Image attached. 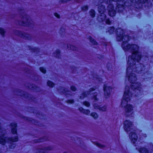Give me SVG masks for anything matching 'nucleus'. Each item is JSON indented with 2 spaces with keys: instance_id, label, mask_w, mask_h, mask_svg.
Masks as SVG:
<instances>
[{
  "instance_id": "f257e3e1",
  "label": "nucleus",
  "mask_w": 153,
  "mask_h": 153,
  "mask_svg": "<svg viewBox=\"0 0 153 153\" xmlns=\"http://www.w3.org/2000/svg\"><path fill=\"white\" fill-rule=\"evenodd\" d=\"M124 31L120 29L117 30V39L123 41L122 47L125 51H128L132 52L131 56H129L128 59L127 67L126 69V77L128 78L129 82L131 83V88L132 89H135L136 92L140 91L141 89V85L139 83L136 82L137 77L136 75L133 72L136 71L137 73H139L141 71V68L139 67H137L135 62L137 61L138 62L140 60L141 54L138 52V47L136 45L128 44L127 42L129 40V37L123 36Z\"/></svg>"
},
{
  "instance_id": "f03ea898",
  "label": "nucleus",
  "mask_w": 153,
  "mask_h": 153,
  "mask_svg": "<svg viewBox=\"0 0 153 153\" xmlns=\"http://www.w3.org/2000/svg\"><path fill=\"white\" fill-rule=\"evenodd\" d=\"M5 132V131H3L2 129H0V134L1 135L0 138V143L2 145H4L5 143L7 141L10 142L11 143L12 142H16L18 140L17 137H16L14 138H8L5 136L3 134H4Z\"/></svg>"
},
{
  "instance_id": "7ed1b4c3",
  "label": "nucleus",
  "mask_w": 153,
  "mask_h": 153,
  "mask_svg": "<svg viewBox=\"0 0 153 153\" xmlns=\"http://www.w3.org/2000/svg\"><path fill=\"white\" fill-rule=\"evenodd\" d=\"M132 97V94L129 91V87L128 86H126L123 99L122 100L121 105H124L125 103H127L129 101Z\"/></svg>"
},
{
  "instance_id": "20e7f679",
  "label": "nucleus",
  "mask_w": 153,
  "mask_h": 153,
  "mask_svg": "<svg viewBox=\"0 0 153 153\" xmlns=\"http://www.w3.org/2000/svg\"><path fill=\"white\" fill-rule=\"evenodd\" d=\"M127 103H125L124 105H121L124 108L126 114L127 115H131L133 113L134 107L132 105L130 104H127Z\"/></svg>"
},
{
  "instance_id": "39448f33",
  "label": "nucleus",
  "mask_w": 153,
  "mask_h": 153,
  "mask_svg": "<svg viewBox=\"0 0 153 153\" xmlns=\"http://www.w3.org/2000/svg\"><path fill=\"white\" fill-rule=\"evenodd\" d=\"M22 22H20L19 24L20 25L23 26L29 25L33 22L29 17L26 15L22 16Z\"/></svg>"
},
{
  "instance_id": "423d86ee",
  "label": "nucleus",
  "mask_w": 153,
  "mask_h": 153,
  "mask_svg": "<svg viewBox=\"0 0 153 153\" xmlns=\"http://www.w3.org/2000/svg\"><path fill=\"white\" fill-rule=\"evenodd\" d=\"M104 95L106 98L109 97L112 93V88L108 84L105 85L103 87Z\"/></svg>"
},
{
  "instance_id": "0eeeda50",
  "label": "nucleus",
  "mask_w": 153,
  "mask_h": 153,
  "mask_svg": "<svg viewBox=\"0 0 153 153\" xmlns=\"http://www.w3.org/2000/svg\"><path fill=\"white\" fill-rule=\"evenodd\" d=\"M124 128L127 132L130 131L132 129V123L129 120H126L124 123Z\"/></svg>"
},
{
  "instance_id": "6e6552de",
  "label": "nucleus",
  "mask_w": 153,
  "mask_h": 153,
  "mask_svg": "<svg viewBox=\"0 0 153 153\" xmlns=\"http://www.w3.org/2000/svg\"><path fill=\"white\" fill-rule=\"evenodd\" d=\"M108 10L109 15L111 16H115L116 14V11L113 4H110L108 7Z\"/></svg>"
},
{
  "instance_id": "1a4fd4ad",
  "label": "nucleus",
  "mask_w": 153,
  "mask_h": 153,
  "mask_svg": "<svg viewBox=\"0 0 153 153\" xmlns=\"http://www.w3.org/2000/svg\"><path fill=\"white\" fill-rule=\"evenodd\" d=\"M129 137L133 143H135L137 141V137L134 132H131L129 134Z\"/></svg>"
},
{
  "instance_id": "9d476101",
  "label": "nucleus",
  "mask_w": 153,
  "mask_h": 153,
  "mask_svg": "<svg viewBox=\"0 0 153 153\" xmlns=\"http://www.w3.org/2000/svg\"><path fill=\"white\" fill-rule=\"evenodd\" d=\"M94 90V89L93 88H92L89 90V91H86L82 93L81 95L80 96V99H83L85 97H87L88 95L91 91H93Z\"/></svg>"
},
{
  "instance_id": "9b49d317",
  "label": "nucleus",
  "mask_w": 153,
  "mask_h": 153,
  "mask_svg": "<svg viewBox=\"0 0 153 153\" xmlns=\"http://www.w3.org/2000/svg\"><path fill=\"white\" fill-rule=\"evenodd\" d=\"M51 147L48 146L44 148H41L38 150V152L39 153H45L47 152L48 150H51Z\"/></svg>"
},
{
  "instance_id": "f8f14e48",
  "label": "nucleus",
  "mask_w": 153,
  "mask_h": 153,
  "mask_svg": "<svg viewBox=\"0 0 153 153\" xmlns=\"http://www.w3.org/2000/svg\"><path fill=\"white\" fill-rule=\"evenodd\" d=\"M66 90L65 88L62 87H60V88L58 90V91L60 93H62L65 94H70L71 95V92L65 91Z\"/></svg>"
},
{
  "instance_id": "ddd939ff",
  "label": "nucleus",
  "mask_w": 153,
  "mask_h": 153,
  "mask_svg": "<svg viewBox=\"0 0 153 153\" xmlns=\"http://www.w3.org/2000/svg\"><path fill=\"white\" fill-rule=\"evenodd\" d=\"M94 107L96 109H98L100 111H105L106 109V107L105 106L100 107L97 104H94Z\"/></svg>"
},
{
  "instance_id": "4468645a",
  "label": "nucleus",
  "mask_w": 153,
  "mask_h": 153,
  "mask_svg": "<svg viewBox=\"0 0 153 153\" xmlns=\"http://www.w3.org/2000/svg\"><path fill=\"white\" fill-rule=\"evenodd\" d=\"M19 35L22 37L27 39H29L30 37L29 34L22 32H19Z\"/></svg>"
},
{
  "instance_id": "2eb2a0df",
  "label": "nucleus",
  "mask_w": 153,
  "mask_h": 153,
  "mask_svg": "<svg viewBox=\"0 0 153 153\" xmlns=\"http://www.w3.org/2000/svg\"><path fill=\"white\" fill-rule=\"evenodd\" d=\"M10 126L12 133L14 134H16V124L15 123H13L10 124Z\"/></svg>"
},
{
  "instance_id": "dca6fc26",
  "label": "nucleus",
  "mask_w": 153,
  "mask_h": 153,
  "mask_svg": "<svg viewBox=\"0 0 153 153\" xmlns=\"http://www.w3.org/2000/svg\"><path fill=\"white\" fill-rule=\"evenodd\" d=\"M97 18L98 21L100 22L103 21L105 19L106 16L104 13H100Z\"/></svg>"
},
{
  "instance_id": "f3484780",
  "label": "nucleus",
  "mask_w": 153,
  "mask_h": 153,
  "mask_svg": "<svg viewBox=\"0 0 153 153\" xmlns=\"http://www.w3.org/2000/svg\"><path fill=\"white\" fill-rule=\"evenodd\" d=\"M98 10L100 13H103L105 11V7L103 5L99 6L98 8Z\"/></svg>"
},
{
  "instance_id": "a211bd4d",
  "label": "nucleus",
  "mask_w": 153,
  "mask_h": 153,
  "mask_svg": "<svg viewBox=\"0 0 153 153\" xmlns=\"http://www.w3.org/2000/svg\"><path fill=\"white\" fill-rule=\"evenodd\" d=\"M80 111L86 114H88L90 112V111L88 110H84L82 107H80L79 108Z\"/></svg>"
},
{
  "instance_id": "6ab92c4d",
  "label": "nucleus",
  "mask_w": 153,
  "mask_h": 153,
  "mask_svg": "<svg viewBox=\"0 0 153 153\" xmlns=\"http://www.w3.org/2000/svg\"><path fill=\"white\" fill-rule=\"evenodd\" d=\"M139 151L141 153H148V151L145 148H141L139 149Z\"/></svg>"
},
{
  "instance_id": "aec40b11",
  "label": "nucleus",
  "mask_w": 153,
  "mask_h": 153,
  "mask_svg": "<svg viewBox=\"0 0 153 153\" xmlns=\"http://www.w3.org/2000/svg\"><path fill=\"white\" fill-rule=\"evenodd\" d=\"M47 84L48 86L50 87H52L54 85V84L50 81H48L47 83Z\"/></svg>"
},
{
  "instance_id": "412c9836",
  "label": "nucleus",
  "mask_w": 153,
  "mask_h": 153,
  "mask_svg": "<svg viewBox=\"0 0 153 153\" xmlns=\"http://www.w3.org/2000/svg\"><path fill=\"white\" fill-rule=\"evenodd\" d=\"M5 31L4 29L2 28H0V33L2 36H4Z\"/></svg>"
},
{
  "instance_id": "4be33fe9",
  "label": "nucleus",
  "mask_w": 153,
  "mask_h": 153,
  "mask_svg": "<svg viewBox=\"0 0 153 153\" xmlns=\"http://www.w3.org/2000/svg\"><path fill=\"white\" fill-rule=\"evenodd\" d=\"M89 40L91 42L93 45H96L97 43L94 39H93L91 37H89Z\"/></svg>"
},
{
  "instance_id": "5701e85b",
  "label": "nucleus",
  "mask_w": 153,
  "mask_h": 153,
  "mask_svg": "<svg viewBox=\"0 0 153 153\" xmlns=\"http://www.w3.org/2000/svg\"><path fill=\"white\" fill-rule=\"evenodd\" d=\"M91 116L95 119L97 118L98 117L97 114L94 112L91 113Z\"/></svg>"
},
{
  "instance_id": "b1692460",
  "label": "nucleus",
  "mask_w": 153,
  "mask_h": 153,
  "mask_svg": "<svg viewBox=\"0 0 153 153\" xmlns=\"http://www.w3.org/2000/svg\"><path fill=\"white\" fill-rule=\"evenodd\" d=\"M60 54V51L59 50H56L55 52L54 53V56L59 57V55Z\"/></svg>"
},
{
  "instance_id": "393cba45",
  "label": "nucleus",
  "mask_w": 153,
  "mask_h": 153,
  "mask_svg": "<svg viewBox=\"0 0 153 153\" xmlns=\"http://www.w3.org/2000/svg\"><path fill=\"white\" fill-rule=\"evenodd\" d=\"M90 15L94 17V16L95 15V13L94 11L93 10H91L90 12Z\"/></svg>"
},
{
  "instance_id": "a878e982",
  "label": "nucleus",
  "mask_w": 153,
  "mask_h": 153,
  "mask_svg": "<svg viewBox=\"0 0 153 153\" xmlns=\"http://www.w3.org/2000/svg\"><path fill=\"white\" fill-rule=\"evenodd\" d=\"M91 97H92V98L95 100H97V99L96 97V96L97 95V93H94V94H91Z\"/></svg>"
},
{
  "instance_id": "bb28decb",
  "label": "nucleus",
  "mask_w": 153,
  "mask_h": 153,
  "mask_svg": "<svg viewBox=\"0 0 153 153\" xmlns=\"http://www.w3.org/2000/svg\"><path fill=\"white\" fill-rule=\"evenodd\" d=\"M40 70L43 73H45L46 71L45 68L43 67H41L40 68Z\"/></svg>"
},
{
  "instance_id": "cd10ccee",
  "label": "nucleus",
  "mask_w": 153,
  "mask_h": 153,
  "mask_svg": "<svg viewBox=\"0 0 153 153\" xmlns=\"http://www.w3.org/2000/svg\"><path fill=\"white\" fill-rule=\"evenodd\" d=\"M114 29L113 27H110L109 30V32L110 34L114 32Z\"/></svg>"
},
{
  "instance_id": "c85d7f7f",
  "label": "nucleus",
  "mask_w": 153,
  "mask_h": 153,
  "mask_svg": "<svg viewBox=\"0 0 153 153\" xmlns=\"http://www.w3.org/2000/svg\"><path fill=\"white\" fill-rule=\"evenodd\" d=\"M88 9V7L87 6H83L82 8V9L83 10L85 11L87 10Z\"/></svg>"
},
{
  "instance_id": "c756f323",
  "label": "nucleus",
  "mask_w": 153,
  "mask_h": 153,
  "mask_svg": "<svg viewBox=\"0 0 153 153\" xmlns=\"http://www.w3.org/2000/svg\"><path fill=\"white\" fill-rule=\"evenodd\" d=\"M83 104L87 107H88L90 105V104L88 102H83Z\"/></svg>"
},
{
  "instance_id": "7c9ffc66",
  "label": "nucleus",
  "mask_w": 153,
  "mask_h": 153,
  "mask_svg": "<svg viewBox=\"0 0 153 153\" xmlns=\"http://www.w3.org/2000/svg\"><path fill=\"white\" fill-rule=\"evenodd\" d=\"M71 88L73 91H75L76 90V88L74 86H71Z\"/></svg>"
},
{
  "instance_id": "2f4dec72",
  "label": "nucleus",
  "mask_w": 153,
  "mask_h": 153,
  "mask_svg": "<svg viewBox=\"0 0 153 153\" xmlns=\"http://www.w3.org/2000/svg\"><path fill=\"white\" fill-rule=\"evenodd\" d=\"M112 1H116L117 0H111ZM111 0H105L104 1L107 3H109L110 2Z\"/></svg>"
},
{
  "instance_id": "473e14b6",
  "label": "nucleus",
  "mask_w": 153,
  "mask_h": 153,
  "mask_svg": "<svg viewBox=\"0 0 153 153\" xmlns=\"http://www.w3.org/2000/svg\"><path fill=\"white\" fill-rule=\"evenodd\" d=\"M74 102V101L72 100H68L67 101V103L69 104H71Z\"/></svg>"
},
{
  "instance_id": "72a5a7b5",
  "label": "nucleus",
  "mask_w": 153,
  "mask_h": 153,
  "mask_svg": "<svg viewBox=\"0 0 153 153\" xmlns=\"http://www.w3.org/2000/svg\"><path fill=\"white\" fill-rule=\"evenodd\" d=\"M96 145L97 146H98V147H103V146H102V145L100 144V143H97V142L96 143Z\"/></svg>"
},
{
  "instance_id": "f704fd0d",
  "label": "nucleus",
  "mask_w": 153,
  "mask_h": 153,
  "mask_svg": "<svg viewBox=\"0 0 153 153\" xmlns=\"http://www.w3.org/2000/svg\"><path fill=\"white\" fill-rule=\"evenodd\" d=\"M106 23L108 24H111V21L108 19H107L106 21Z\"/></svg>"
},
{
  "instance_id": "c9c22d12",
  "label": "nucleus",
  "mask_w": 153,
  "mask_h": 153,
  "mask_svg": "<svg viewBox=\"0 0 153 153\" xmlns=\"http://www.w3.org/2000/svg\"><path fill=\"white\" fill-rule=\"evenodd\" d=\"M73 46H71L70 47V49L73 50H75L76 49Z\"/></svg>"
},
{
  "instance_id": "e433bc0d",
  "label": "nucleus",
  "mask_w": 153,
  "mask_h": 153,
  "mask_svg": "<svg viewBox=\"0 0 153 153\" xmlns=\"http://www.w3.org/2000/svg\"><path fill=\"white\" fill-rule=\"evenodd\" d=\"M54 15L55 16H56V17L59 18V15L57 13H55Z\"/></svg>"
},
{
  "instance_id": "4c0bfd02",
  "label": "nucleus",
  "mask_w": 153,
  "mask_h": 153,
  "mask_svg": "<svg viewBox=\"0 0 153 153\" xmlns=\"http://www.w3.org/2000/svg\"><path fill=\"white\" fill-rule=\"evenodd\" d=\"M97 80L98 82H100L102 80V79L101 78H97Z\"/></svg>"
},
{
  "instance_id": "58836bf2",
  "label": "nucleus",
  "mask_w": 153,
  "mask_h": 153,
  "mask_svg": "<svg viewBox=\"0 0 153 153\" xmlns=\"http://www.w3.org/2000/svg\"><path fill=\"white\" fill-rule=\"evenodd\" d=\"M14 146H10V148H14Z\"/></svg>"
},
{
  "instance_id": "ea45409f",
  "label": "nucleus",
  "mask_w": 153,
  "mask_h": 153,
  "mask_svg": "<svg viewBox=\"0 0 153 153\" xmlns=\"http://www.w3.org/2000/svg\"><path fill=\"white\" fill-rule=\"evenodd\" d=\"M18 95H21V94H18Z\"/></svg>"
},
{
  "instance_id": "a19ab883",
  "label": "nucleus",
  "mask_w": 153,
  "mask_h": 153,
  "mask_svg": "<svg viewBox=\"0 0 153 153\" xmlns=\"http://www.w3.org/2000/svg\"><path fill=\"white\" fill-rule=\"evenodd\" d=\"M33 89H35V88H34V86H33Z\"/></svg>"
},
{
  "instance_id": "79ce46f5",
  "label": "nucleus",
  "mask_w": 153,
  "mask_h": 153,
  "mask_svg": "<svg viewBox=\"0 0 153 153\" xmlns=\"http://www.w3.org/2000/svg\"><path fill=\"white\" fill-rule=\"evenodd\" d=\"M42 142V141H39V142Z\"/></svg>"
},
{
  "instance_id": "37998d69",
  "label": "nucleus",
  "mask_w": 153,
  "mask_h": 153,
  "mask_svg": "<svg viewBox=\"0 0 153 153\" xmlns=\"http://www.w3.org/2000/svg\"><path fill=\"white\" fill-rule=\"evenodd\" d=\"M135 96H138V95H136V94H135Z\"/></svg>"
}]
</instances>
